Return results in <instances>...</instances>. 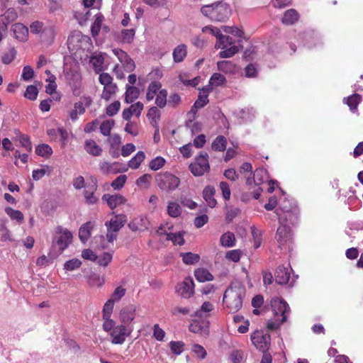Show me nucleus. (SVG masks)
Here are the masks:
<instances>
[{
    "label": "nucleus",
    "mask_w": 363,
    "mask_h": 363,
    "mask_svg": "<svg viewBox=\"0 0 363 363\" xmlns=\"http://www.w3.org/2000/svg\"><path fill=\"white\" fill-rule=\"evenodd\" d=\"M104 17L102 15L99 14L96 16V18L94 20V23L91 26V33L94 37L96 36L101 29V23L103 21Z\"/></svg>",
    "instance_id": "54"
},
{
    "label": "nucleus",
    "mask_w": 363,
    "mask_h": 363,
    "mask_svg": "<svg viewBox=\"0 0 363 363\" xmlns=\"http://www.w3.org/2000/svg\"><path fill=\"white\" fill-rule=\"evenodd\" d=\"M245 352L240 350H235L229 355V359L233 363H241L245 358Z\"/></svg>",
    "instance_id": "53"
},
{
    "label": "nucleus",
    "mask_w": 363,
    "mask_h": 363,
    "mask_svg": "<svg viewBox=\"0 0 363 363\" xmlns=\"http://www.w3.org/2000/svg\"><path fill=\"white\" fill-rule=\"evenodd\" d=\"M35 152L39 156L48 157L52 155V150L50 145L42 144L36 147Z\"/></svg>",
    "instance_id": "48"
},
{
    "label": "nucleus",
    "mask_w": 363,
    "mask_h": 363,
    "mask_svg": "<svg viewBox=\"0 0 363 363\" xmlns=\"http://www.w3.org/2000/svg\"><path fill=\"white\" fill-rule=\"evenodd\" d=\"M145 154L143 151H139L138 153L128 162V167L133 169L139 168L140 164L145 160Z\"/></svg>",
    "instance_id": "34"
},
{
    "label": "nucleus",
    "mask_w": 363,
    "mask_h": 363,
    "mask_svg": "<svg viewBox=\"0 0 363 363\" xmlns=\"http://www.w3.org/2000/svg\"><path fill=\"white\" fill-rule=\"evenodd\" d=\"M183 262L186 264H194L199 261L200 257L191 252L181 253Z\"/></svg>",
    "instance_id": "46"
},
{
    "label": "nucleus",
    "mask_w": 363,
    "mask_h": 363,
    "mask_svg": "<svg viewBox=\"0 0 363 363\" xmlns=\"http://www.w3.org/2000/svg\"><path fill=\"white\" fill-rule=\"evenodd\" d=\"M298 13L294 9L286 11L282 18V23L286 25H292L298 19Z\"/></svg>",
    "instance_id": "31"
},
{
    "label": "nucleus",
    "mask_w": 363,
    "mask_h": 363,
    "mask_svg": "<svg viewBox=\"0 0 363 363\" xmlns=\"http://www.w3.org/2000/svg\"><path fill=\"white\" fill-rule=\"evenodd\" d=\"M33 76V69L29 65L25 66L22 71L21 79L25 82H29L32 79Z\"/></svg>",
    "instance_id": "61"
},
{
    "label": "nucleus",
    "mask_w": 363,
    "mask_h": 363,
    "mask_svg": "<svg viewBox=\"0 0 363 363\" xmlns=\"http://www.w3.org/2000/svg\"><path fill=\"white\" fill-rule=\"evenodd\" d=\"M5 212L12 220H16L18 223H21L24 220L23 214L18 210L6 207L5 208Z\"/></svg>",
    "instance_id": "40"
},
{
    "label": "nucleus",
    "mask_w": 363,
    "mask_h": 363,
    "mask_svg": "<svg viewBox=\"0 0 363 363\" xmlns=\"http://www.w3.org/2000/svg\"><path fill=\"white\" fill-rule=\"evenodd\" d=\"M18 14L16 10L13 8H10L6 11V12L0 16V23L3 24L1 26L2 29L6 30L7 25L11 22L15 21L17 18Z\"/></svg>",
    "instance_id": "20"
},
{
    "label": "nucleus",
    "mask_w": 363,
    "mask_h": 363,
    "mask_svg": "<svg viewBox=\"0 0 363 363\" xmlns=\"http://www.w3.org/2000/svg\"><path fill=\"white\" fill-rule=\"evenodd\" d=\"M167 91L166 89H161L158 92L155 99V104L157 106L162 108L167 104Z\"/></svg>",
    "instance_id": "49"
},
{
    "label": "nucleus",
    "mask_w": 363,
    "mask_h": 363,
    "mask_svg": "<svg viewBox=\"0 0 363 363\" xmlns=\"http://www.w3.org/2000/svg\"><path fill=\"white\" fill-rule=\"evenodd\" d=\"M270 335L264 331L257 330L251 335V341L255 347L262 352L267 351L270 345Z\"/></svg>",
    "instance_id": "10"
},
{
    "label": "nucleus",
    "mask_w": 363,
    "mask_h": 363,
    "mask_svg": "<svg viewBox=\"0 0 363 363\" xmlns=\"http://www.w3.org/2000/svg\"><path fill=\"white\" fill-rule=\"evenodd\" d=\"M151 179L150 174H145L136 180L135 184L139 187L145 188L149 186Z\"/></svg>",
    "instance_id": "63"
},
{
    "label": "nucleus",
    "mask_w": 363,
    "mask_h": 363,
    "mask_svg": "<svg viewBox=\"0 0 363 363\" xmlns=\"http://www.w3.org/2000/svg\"><path fill=\"white\" fill-rule=\"evenodd\" d=\"M14 37L20 41H26L28 35V28L22 23H14L11 27Z\"/></svg>",
    "instance_id": "18"
},
{
    "label": "nucleus",
    "mask_w": 363,
    "mask_h": 363,
    "mask_svg": "<svg viewBox=\"0 0 363 363\" xmlns=\"http://www.w3.org/2000/svg\"><path fill=\"white\" fill-rule=\"evenodd\" d=\"M196 279L200 282L211 281L213 276L206 269L199 268L194 272Z\"/></svg>",
    "instance_id": "35"
},
{
    "label": "nucleus",
    "mask_w": 363,
    "mask_h": 363,
    "mask_svg": "<svg viewBox=\"0 0 363 363\" xmlns=\"http://www.w3.org/2000/svg\"><path fill=\"white\" fill-rule=\"evenodd\" d=\"M235 235L231 232H226L220 236V244L224 247H232L235 245Z\"/></svg>",
    "instance_id": "29"
},
{
    "label": "nucleus",
    "mask_w": 363,
    "mask_h": 363,
    "mask_svg": "<svg viewBox=\"0 0 363 363\" xmlns=\"http://www.w3.org/2000/svg\"><path fill=\"white\" fill-rule=\"evenodd\" d=\"M275 281L279 284H286L290 277L289 269L284 266H279L275 272Z\"/></svg>",
    "instance_id": "19"
},
{
    "label": "nucleus",
    "mask_w": 363,
    "mask_h": 363,
    "mask_svg": "<svg viewBox=\"0 0 363 363\" xmlns=\"http://www.w3.org/2000/svg\"><path fill=\"white\" fill-rule=\"evenodd\" d=\"M268 180V174L267 171L264 168L257 169L254 174L253 177H248L246 179V184L248 186H251L252 184H255V186H259L263 184L264 182Z\"/></svg>",
    "instance_id": "13"
},
{
    "label": "nucleus",
    "mask_w": 363,
    "mask_h": 363,
    "mask_svg": "<svg viewBox=\"0 0 363 363\" xmlns=\"http://www.w3.org/2000/svg\"><path fill=\"white\" fill-rule=\"evenodd\" d=\"M271 306L274 313V318L267 323V328L277 330L287 320L290 313V308L288 303L283 299L274 297L271 301Z\"/></svg>",
    "instance_id": "3"
},
{
    "label": "nucleus",
    "mask_w": 363,
    "mask_h": 363,
    "mask_svg": "<svg viewBox=\"0 0 363 363\" xmlns=\"http://www.w3.org/2000/svg\"><path fill=\"white\" fill-rule=\"evenodd\" d=\"M117 90L118 86L116 84H109L108 86H104L101 98L106 101H108Z\"/></svg>",
    "instance_id": "44"
},
{
    "label": "nucleus",
    "mask_w": 363,
    "mask_h": 363,
    "mask_svg": "<svg viewBox=\"0 0 363 363\" xmlns=\"http://www.w3.org/2000/svg\"><path fill=\"white\" fill-rule=\"evenodd\" d=\"M187 55V47L184 44H180L175 47L172 52L173 60L175 63L184 61Z\"/></svg>",
    "instance_id": "22"
},
{
    "label": "nucleus",
    "mask_w": 363,
    "mask_h": 363,
    "mask_svg": "<svg viewBox=\"0 0 363 363\" xmlns=\"http://www.w3.org/2000/svg\"><path fill=\"white\" fill-rule=\"evenodd\" d=\"M201 12L211 21L224 22L230 17L231 9L227 3L217 2L202 6Z\"/></svg>",
    "instance_id": "4"
},
{
    "label": "nucleus",
    "mask_w": 363,
    "mask_h": 363,
    "mask_svg": "<svg viewBox=\"0 0 363 363\" xmlns=\"http://www.w3.org/2000/svg\"><path fill=\"white\" fill-rule=\"evenodd\" d=\"M38 90L36 88V86L34 85H29L26 88V90L24 94V96L29 100L34 101L36 99V98L38 96Z\"/></svg>",
    "instance_id": "58"
},
{
    "label": "nucleus",
    "mask_w": 363,
    "mask_h": 363,
    "mask_svg": "<svg viewBox=\"0 0 363 363\" xmlns=\"http://www.w3.org/2000/svg\"><path fill=\"white\" fill-rule=\"evenodd\" d=\"M140 91L135 86L126 85V91L125 94V101L127 104L132 103L139 96Z\"/></svg>",
    "instance_id": "30"
},
{
    "label": "nucleus",
    "mask_w": 363,
    "mask_h": 363,
    "mask_svg": "<svg viewBox=\"0 0 363 363\" xmlns=\"http://www.w3.org/2000/svg\"><path fill=\"white\" fill-rule=\"evenodd\" d=\"M120 107L121 103L116 101L107 106L106 113L109 116H113L118 112Z\"/></svg>",
    "instance_id": "64"
},
{
    "label": "nucleus",
    "mask_w": 363,
    "mask_h": 363,
    "mask_svg": "<svg viewBox=\"0 0 363 363\" xmlns=\"http://www.w3.org/2000/svg\"><path fill=\"white\" fill-rule=\"evenodd\" d=\"M72 238V233L69 230L58 226L55 229L52 245L56 246L59 251L62 252L71 244Z\"/></svg>",
    "instance_id": "7"
},
{
    "label": "nucleus",
    "mask_w": 363,
    "mask_h": 363,
    "mask_svg": "<svg viewBox=\"0 0 363 363\" xmlns=\"http://www.w3.org/2000/svg\"><path fill=\"white\" fill-rule=\"evenodd\" d=\"M85 112L82 102H77L74 104V108L69 112L70 118L74 121L78 118V115H82Z\"/></svg>",
    "instance_id": "43"
},
{
    "label": "nucleus",
    "mask_w": 363,
    "mask_h": 363,
    "mask_svg": "<svg viewBox=\"0 0 363 363\" xmlns=\"http://www.w3.org/2000/svg\"><path fill=\"white\" fill-rule=\"evenodd\" d=\"M94 225L95 223L94 222L89 221L80 227L79 238L83 243H85L89 240Z\"/></svg>",
    "instance_id": "23"
},
{
    "label": "nucleus",
    "mask_w": 363,
    "mask_h": 363,
    "mask_svg": "<svg viewBox=\"0 0 363 363\" xmlns=\"http://www.w3.org/2000/svg\"><path fill=\"white\" fill-rule=\"evenodd\" d=\"M167 240L172 241L174 245H182L184 243L183 235L181 232L177 233H166Z\"/></svg>",
    "instance_id": "52"
},
{
    "label": "nucleus",
    "mask_w": 363,
    "mask_h": 363,
    "mask_svg": "<svg viewBox=\"0 0 363 363\" xmlns=\"http://www.w3.org/2000/svg\"><path fill=\"white\" fill-rule=\"evenodd\" d=\"M84 149L89 154L93 156H99L102 152V148L94 140H86Z\"/></svg>",
    "instance_id": "27"
},
{
    "label": "nucleus",
    "mask_w": 363,
    "mask_h": 363,
    "mask_svg": "<svg viewBox=\"0 0 363 363\" xmlns=\"http://www.w3.org/2000/svg\"><path fill=\"white\" fill-rule=\"evenodd\" d=\"M251 233L254 240L255 247L258 248L262 242V231L253 226L251 228Z\"/></svg>",
    "instance_id": "59"
},
{
    "label": "nucleus",
    "mask_w": 363,
    "mask_h": 363,
    "mask_svg": "<svg viewBox=\"0 0 363 363\" xmlns=\"http://www.w3.org/2000/svg\"><path fill=\"white\" fill-rule=\"evenodd\" d=\"M214 309V306L208 302H204L200 309L196 311L194 314L191 315L192 317L196 318H206L209 315V313Z\"/></svg>",
    "instance_id": "24"
},
{
    "label": "nucleus",
    "mask_w": 363,
    "mask_h": 363,
    "mask_svg": "<svg viewBox=\"0 0 363 363\" xmlns=\"http://www.w3.org/2000/svg\"><path fill=\"white\" fill-rule=\"evenodd\" d=\"M126 222V217L123 214L113 216L111 220L105 223L107 228L106 238L109 242H113L117 238V233Z\"/></svg>",
    "instance_id": "8"
},
{
    "label": "nucleus",
    "mask_w": 363,
    "mask_h": 363,
    "mask_svg": "<svg viewBox=\"0 0 363 363\" xmlns=\"http://www.w3.org/2000/svg\"><path fill=\"white\" fill-rule=\"evenodd\" d=\"M118 165V164L117 162L110 163L108 162L104 161L100 163V169L104 174H115L120 172L117 167Z\"/></svg>",
    "instance_id": "38"
},
{
    "label": "nucleus",
    "mask_w": 363,
    "mask_h": 363,
    "mask_svg": "<svg viewBox=\"0 0 363 363\" xmlns=\"http://www.w3.org/2000/svg\"><path fill=\"white\" fill-rule=\"evenodd\" d=\"M166 163V160L160 156H157L149 162L148 167L152 171H157L162 168Z\"/></svg>",
    "instance_id": "42"
},
{
    "label": "nucleus",
    "mask_w": 363,
    "mask_h": 363,
    "mask_svg": "<svg viewBox=\"0 0 363 363\" xmlns=\"http://www.w3.org/2000/svg\"><path fill=\"white\" fill-rule=\"evenodd\" d=\"M114 125L113 120H107L104 121L100 125V131L102 135L108 136L111 133V130Z\"/></svg>",
    "instance_id": "56"
},
{
    "label": "nucleus",
    "mask_w": 363,
    "mask_h": 363,
    "mask_svg": "<svg viewBox=\"0 0 363 363\" xmlns=\"http://www.w3.org/2000/svg\"><path fill=\"white\" fill-rule=\"evenodd\" d=\"M103 200L106 201L108 206L113 209L118 206L123 204L125 202V199L121 195H104Z\"/></svg>",
    "instance_id": "21"
},
{
    "label": "nucleus",
    "mask_w": 363,
    "mask_h": 363,
    "mask_svg": "<svg viewBox=\"0 0 363 363\" xmlns=\"http://www.w3.org/2000/svg\"><path fill=\"white\" fill-rule=\"evenodd\" d=\"M209 93H211V91H207L205 90V87H203L199 91L198 99L194 102L192 110L194 108L198 109L205 106L209 101L208 99Z\"/></svg>",
    "instance_id": "25"
},
{
    "label": "nucleus",
    "mask_w": 363,
    "mask_h": 363,
    "mask_svg": "<svg viewBox=\"0 0 363 363\" xmlns=\"http://www.w3.org/2000/svg\"><path fill=\"white\" fill-rule=\"evenodd\" d=\"M233 43L234 42L231 37L228 35H224L222 33H220L218 38H217L215 48L216 49H225L228 46L232 45Z\"/></svg>",
    "instance_id": "32"
},
{
    "label": "nucleus",
    "mask_w": 363,
    "mask_h": 363,
    "mask_svg": "<svg viewBox=\"0 0 363 363\" xmlns=\"http://www.w3.org/2000/svg\"><path fill=\"white\" fill-rule=\"evenodd\" d=\"M362 101V96L359 94H354L347 98H344L343 102L347 104L351 111L354 112L357 109V106Z\"/></svg>",
    "instance_id": "28"
},
{
    "label": "nucleus",
    "mask_w": 363,
    "mask_h": 363,
    "mask_svg": "<svg viewBox=\"0 0 363 363\" xmlns=\"http://www.w3.org/2000/svg\"><path fill=\"white\" fill-rule=\"evenodd\" d=\"M149 221L144 216H139L133 219L128 224L132 231L143 232L148 228Z\"/></svg>",
    "instance_id": "15"
},
{
    "label": "nucleus",
    "mask_w": 363,
    "mask_h": 363,
    "mask_svg": "<svg viewBox=\"0 0 363 363\" xmlns=\"http://www.w3.org/2000/svg\"><path fill=\"white\" fill-rule=\"evenodd\" d=\"M113 52L122 64L125 72H130L134 70L135 63L125 51L121 49H113Z\"/></svg>",
    "instance_id": "12"
},
{
    "label": "nucleus",
    "mask_w": 363,
    "mask_h": 363,
    "mask_svg": "<svg viewBox=\"0 0 363 363\" xmlns=\"http://www.w3.org/2000/svg\"><path fill=\"white\" fill-rule=\"evenodd\" d=\"M245 289L239 282L233 283L225 290L223 295V303L230 313L238 311L242 306Z\"/></svg>",
    "instance_id": "2"
},
{
    "label": "nucleus",
    "mask_w": 363,
    "mask_h": 363,
    "mask_svg": "<svg viewBox=\"0 0 363 363\" xmlns=\"http://www.w3.org/2000/svg\"><path fill=\"white\" fill-rule=\"evenodd\" d=\"M223 50L219 52V56L221 58H228L236 54L239 49L235 45H232L229 48L223 49Z\"/></svg>",
    "instance_id": "60"
},
{
    "label": "nucleus",
    "mask_w": 363,
    "mask_h": 363,
    "mask_svg": "<svg viewBox=\"0 0 363 363\" xmlns=\"http://www.w3.org/2000/svg\"><path fill=\"white\" fill-rule=\"evenodd\" d=\"M227 140L223 135H219L213 141L211 147L215 151L223 152L225 150Z\"/></svg>",
    "instance_id": "39"
},
{
    "label": "nucleus",
    "mask_w": 363,
    "mask_h": 363,
    "mask_svg": "<svg viewBox=\"0 0 363 363\" xmlns=\"http://www.w3.org/2000/svg\"><path fill=\"white\" fill-rule=\"evenodd\" d=\"M184 343L182 341H171L169 347L172 352L175 355H179L184 350Z\"/></svg>",
    "instance_id": "50"
},
{
    "label": "nucleus",
    "mask_w": 363,
    "mask_h": 363,
    "mask_svg": "<svg viewBox=\"0 0 363 363\" xmlns=\"http://www.w3.org/2000/svg\"><path fill=\"white\" fill-rule=\"evenodd\" d=\"M167 213L171 217L177 218L180 216L182 208L179 203L171 201L167 206Z\"/></svg>",
    "instance_id": "45"
},
{
    "label": "nucleus",
    "mask_w": 363,
    "mask_h": 363,
    "mask_svg": "<svg viewBox=\"0 0 363 363\" xmlns=\"http://www.w3.org/2000/svg\"><path fill=\"white\" fill-rule=\"evenodd\" d=\"M208 158L207 153H201L196 158V161L189 165V169L194 176H201L209 169Z\"/></svg>",
    "instance_id": "9"
},
{
    "label": "nucleus",
    "mask_w": 363,
    "mask_h": 363,
    "mask_svg": "<svg viewBox=\"0 0 363 363\" xmlns=\"http://www.w3.org/2000/svg\"><path fill=\"white\" fill-rule=\"evenodd\" d=\"M227 80L224 75L220 73H214L210 78L208 84L205 86V90L212 91L213 88L220 86L226 83Z\"/></svg>",
    "instance_id": "17"
},
{
    "label": "nucleus",
    "mask_w": 363,
    "mask_h": 363,
    "mask_svg": "<svg viewBox=\"0 0 363 363\" xmlns=\"http://www.w3.org/2000/svg\"><path fill=\"white\" fill-rule=\"evenodd\" d=\"M82 264V262L77 258L72 259L66 262L64 264V268L68 271H72L79 268Z\"/></svg>",
    "instance_id": "62"
},
{
    "label": "nucleus",
    "mask_w": 363,
    "mask_h": 363,
    "mask_svg": "<svg viewBox=\"0 0 363 363\" xmlns=\"http://www.w3.org/2000/svg\"><path fill=\"white\" fill-rule=\"evenodd\" d=\"M115 303L112 301V300L108 299L106 302L104 303L103 309H102V320L103 324H105V326L110 325L111 324L112 320L111 315L113 311Z\"/></svg>",
    "instance_id": "16"
},
{
    "label": "nucleus",
    "mask_w": 363,
    "mask_h": 363,
    "mask_svg": "<svg viewBox=\"0 0 363 363\" xmlns=\"http://www.w3.org/2000/svg\"><path fill=\"white\" fill-rule=\"evenodd\" d=\"M160 111L159 109L155 107H151L147 113V118L151 120V123L153 126H157V120L160 118Z\"/></svg>",
    "instance_id": "51"
},
{
    "label": "nucleus",
    "mask_w": 363,
    "mask_h": 363,
    "mask_svg": "<svg viewBox=\"0 0 363 363\" xmlns=\"http://www.w3.org/2000/svg\"><path fill=\"white\" fill-rule=\"evenodd\" d=\"M96 190V184H94L91 186H86V189L84 191V196L87 203L94 204L97 201L98 199L94 195V191Z\"/></svg>",
    "instance_id": "36"
},
{
    "label": "nucleus",
    "mask_w": 363,
    "mask_h": 363,
    "mask_svg": "<svg viewBox=\"0 0 363 363\" xmlns=\"http://www.w3.org/2000/svg\"><path fill=\"white\" fill-rule=\"evenodd\" d=\"M218 69L225 73H233L235 72V65L227 60L219 61L217 62Z\"/></svg>",
    "instance_id": "41"
},
{
    "label": "nucleus",
    "mask_w": 363,
    "mask_h": 363,
    "mask_svg": "<svg viewBox=\"0 0 363 363\" xmlns=\"http://www.w3.org/2000/svg\"><path fill=\"white\" fill-rule=\"evenodd\" d=\"M278 217L279 226L277 230L275 239L279 247L286 245L291 239V233L287 223L294 224L297 220V209L296 207L288 208L286 205L281 206L275 211Z\"/></svg>",
    "instance_id": "1"
},
{
    "label": "nucleus",
    "mask_w": 363,
    "mask_h": 363,
    "mask_svg": "<svg viewBox=\"0 0 363 363\" xmlns=\"http://www.w3.org/2000/svg\"><path fill=\"white\" fill-rule=\"evenodd\" d=\"M104 56L103 54H96L91 57L90 63L92 65L94 71L99 73L103 69Z\"/></svg>",
    "instance_id": "33"
},
{
    "label": "nucleus",
    "mask_w": 363,
    "mask_h": 363,
    "mask_svg": "<svg viewBox=\"0 0 363 363\" xmlns=\"http://www.w3.org/2000/svg\"><path fill=\"white\" fill-rule=\"evenodd\" d=\"M136 307L134 305H129L121 310L119 316L121 324L130 325V323L135 317Z\"/></svg>",
    "instance_id": "14"
},
{
    "label": "nucleus",
    "mask_w": 363,
    "mask_h": 363,
    "mask_svg": "<svg viewBox=\"0 0 363 363\" xmlns=\"http://www.w3.org/2000/svg\"><path fill=\"white\" fill-rule=\"evenodd\" d=\"M125 289L121 286L116 287L112 293L109 300H112L114 303L119 301L125 296Z\"/></svg>",
    "instance_id": "55"
},
{
    "label": "nucleus",
    "mask_w": 363,
    "mask_h": 363,
    "mask_svg": "<svg viewBox=\"0 0 363 363\" xmlns=\"http://www.w3.org/2000/svg\"><path fill=\"white\" fill-rule=\"evenodd\" d=\"M161 86H162V84L160 82H152L148 87H147V94H146V99L147 101H151L154 99L155 94L157 93V91H160V90H161Z\"/></svg>",
    "instance_id": "37"
},
{
    "label": "nucleus",
    "mask_w": 363,
    "mask_h": 363,
    "mask_svg": "<svg viewBox=\"0 0 363 363\" xmlns=\"http://www.w3.org/2000/svg\"><path fill=\"white\" fill-rule=\"evenodd\" d=\"M102 328L108 334L111 342L115 345H122L133 330L132 325L116 324L114 320L106 327L105 324H102Z\"/></svg>",
    "instance_id": "5"
},
{
    "label": "nucleus",
    "mask_w": 363,
    "mask_h": 363,
    "mask_svg": "<svg viewBox=\"0 0 363 363\" xmlns=\"http://www.w3.org/2000/svg\"><path fill=\"white\" fill-rule=\"evenodd\" d=\"M176 292L184 298H189L194 294V283L191 277H186L176 286Z\"/></svg>",
    "instance_id": "11"
},
{
    "label": "nucleus",
    "mask_w": 363,
    "mask_h": 363,
    "mask_svg": "<svg viewBox=\"0 0 363 363\" xmlns=\"http://www.w3.org/2000/svg\"><path fill=\"white\" fill-rule=\"evenodd\" d=\"M215 192V189L210 186H206L203 191V197L211 208L215 207L217 203L214 199Z\"/></svg>",
    "instance_id": "26"
},
{
    "label": "nucleus",
    "mask_w": 363,
    "mask_h": 363,
    "mask_svg": "<svg viewBox=\"0 0 363 363\" xmlns=\"http://www.w3.org/2000/svg\"><path fill=\"white\" fill-rule=\"evenodd\" d=\"M191 350L196 357L199 359H203L206 357V352L204 347L199 344H194L191 347Z\"/></svg>",
    "instance_id": "57"
},
{
    "label": "nucleus",
    "mask_w": 363,
    "mask_h": 363,
    "mask_svg": "<svg viewBox=\"0 0 363 363\" xmlns=\"http://www.w3.org/2000/svg\"><path fill=\"white\" fill-rule=\"evenodd\" d=\"M113 255L111 252H104L101 255H97V259L95 261L99 266L107 267L111 262Z\"/></svg>",
    "instance_id": "47"
},
{
    "label": "nucleus",
    "mask_w": 363,
    "mask_h": 363,
    "mask_svg": "<svg viewBox=\"0 0 363 363\" xmlns=\"http://www.w3.org/2000/svg\"><path fill=\"white\" fill-rule=\"evenodd\" d=\"M156 182L160 189L172 191L179 186L180 179L173 174L165 172L157 175Z\"/></svg>",
    "instance_id": "6"
}]
</instances>
